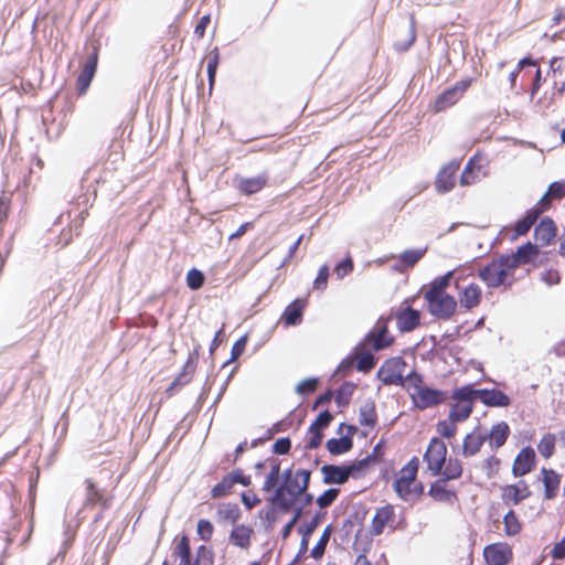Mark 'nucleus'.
Instances as JSON below:
<instances>
[{
  "label": "nucleus",
  "mask_w": 565,
  "mask_h": 565,
  "mask_svg": "<svg viewBox=\"0 0 565 565\" xmlns=\"http://www.w3.org/2000/svg\"><path fill=\"white\" fill-rule=\"evenodd\" d=\"M291 441L289 438H280L275 441L273 449L275 454L285 455L290 450Z\"/></svg>",
  "instance_id": "e2e57ef3"
},
{
  "label": "nucleus",
  "mask_w": 565,
  "mask_h": 565,
  "mask_svg": "<svg viewBox=\"0 0 565 565\" xmlns=\"http://www.w3.org/2000/svg\"><path fill=\"white\" fill-rule=\"evenodd\" d=\"M364 343H360L355 348L354 359L356 360L355 367L364 373L370 372L375 366V359L371 352L364 351Z\"/></svg>",
  "instance_id": "c756f323"
},
{
  "label": "nucleus",
  "mask_w": 565,
  "mask_h": 565,
  "mask_svg": "<svg viewBox=\"0 0 565 565\" xmlns=\"http://www.w3.org/2000/svg\"><path fill=\"white\" fill-rule=\"evenodd\" d=\"M376 412L374 402L367 401L361 407L359 412V423L361 426L374 427L376 424Z\"/></svg>",
  "instance_id": "f704fd0d"
},
{
  "label": "nucleus",
  "mask_w": 565,
  "mask_h": 565,
  "mask_svg": "<svg viewBox=\"0 0 565 565\" xmlns=\"http://www.w3.org/2000/svg\"><path fill=\"white\" fill-rule=\"evenodd\" d=\"M552 556L555 559L565 558V536L561 542L556 543L552 550Z\"/></svg>",
  "instance_id": "774afa93"
},
{
  "label": "nucleus",
  "mask_w": 565,
  "mask_h": 565,
  "mask_svg": "<svg viewBox=\"0 0 565 565\" xmlns=\"http://www.w3.org/2000/svg\"><path fill=\"white\" fill-rule=\"evenodd\" d=\"M452 398L458 403H472L479 398V390H475L471 385H466L454 391Z\"/></svg>",
  "instance_id": "ea45409f"
},
{
  "label": "nucleus",
  "mask_w": 565,
  "mask_h": 565,
  "mask_svg": "<svg viewBox=\"0 0 565 565\" xmlns=\"http://www.w3.org/2000/svg\"><path fill=\"white\" fill-rule=\"evenodd\" d=\"M514 264L512 258L501 255L481 268L478 276L489 288H498L507 285L508 279L513 277Z\"/></svg>",
  "instance_id": "f257e3e1"
},
{
  "label": "nucleus",
  "mask_w": 565,
  "mask_h": 565,
  "mask_svg": "<svg viewBox=\"0 0 565 565\" xmlns=\"http://www.w3.org/2000/svg\"><path fill=\"white\" fill-rule=\"evenodd\" d=\"M250 534L252 530L248 526L244 524L236 525L231 532L230 541L238 547L246 548L250 543Z\"/></svg>",
  "instance_id": "2f4dec72"
},
{
  "label": "nucleus",
  "mask_w": 565,
  "mask_h": 565,
  "mask_svg": "<svg viewBox=\"0 0 565 565\" xmlns=\"http://www.w3.org/2000/svg\"><path fill=\"white\" fill-rule=\"evenodd\" d=\"M428 312L441 320L450 319L457 309V301L450 295H424Z\"/></svg>",
  "instance_id": "7ed1b4c3"
},
{
  "label": "nucleus",
  "mask_w": 565,
  "mask_h": 565,
  "mask_svg": "<svg viewBox=\"0 0 565 565\" xmlns=\"http://www.w3.org/2000/svg\"><path fill=\"white\" fill-rule=\"evenodd\" d=\"M213 524L209 520H200L198 522L196 531L203 541H210L213 534Z\"/></svg>",
  "instance_id": "6e6d98bb"
},
{
  "label": "nucleus",
  "mask_w": 565,
  "mask_h": 565,
  "mask_svg": "<svg viewBox=\"0 0 565 565\" xmlns=\"http://www.w3.org/2000/svg\"><path fill=\"white\" fill-rule=\"evenodd\" d=\"M479 399L487 406L507 407L511 404L510 397L499 390H479Z\"/></svg>",
  "instance_id": "6ab92c4d"
},
{
  "label": "nucleus",
  "mask_w": 565,
  "mask_h": 565,
  "mask_svg": "<svg viewBox=\"0 0 565 565\" xmlns=\"http://www.w3.org/2000/svg\"><path fill=\"white\" fill-rule=\"evenodd\" d=\"M311 471L301 469L298 470L294 478L288 482H284L282 486L287 487L289 490H294V495L299 498L302 493H305L309 487Z\"/></svg>",
  "instance_id": "b1692460"
},
{
  "label": "nucleus",
  "mask_w": 565,
  "mask_h": 565,
  "mask_svg": "<svg viewBox=\"0 0 565 565\" xmlns=\"http://www.w3.org/2000/svg\"><path fill=\"white\" fill-rule=\"evenodd\" d=\"M534 236L542 246L551 244L556 236V225L553 220L550 217L542 218L534 230Z\"/></svg>",
  "instance_id": "a211bd4d"
},
{
  "label": "nucleus",
  "mask_w": 565,
  "mask_h": 565,
  "mask_svg": "<svg viewBox=\"0 0 565 565\" xmlns=\"http://www.w3.org/2000/svg\"><path fill=\"white\" fill-rule=\"evenodd\" d=\"M279 472H280L279 463L273 465L270 472L267 475V477L265 479V482L263 486L264 491L269 492L276 487V484L278 483V480H279Z\"/></svg>",
  "instance_id": "8fccbe9b"
},
{
  "label": "nucleus",
  "mask_w": 565,
  "mask_h": 565,
  "mask_svg": "<svg viewBox=\"0 0 565 565\" xmlns=\"http://www.w3.org/2000/svg\"><path fill=\"white\" fill-rule=\"evenodd\" d=\"M309 434L310 438L308 440L307 447L311 449L318 448L321 445L323 438L322 431L316 428V430H309Z\"/></svg>",
  "instance_id": "69168bd1"
},
{
  "label": "nucleus",
  "mask_w": 565,
  "mask_h": 565,
  "mask_svg": "<svg viewBox=\"0 0 565 565\" xmlns=\"http://www.w3.org/2000/svg\"><path fill=\"white\" fill-rule=\"evenodd\" d=\"M221 520L235 522L239 516V509L236 504H225L217 511Z\"/></svg>",
  "instance_id": "de8ad7c7"
},
{
  "label": "nucleus",
  "mask_w": 565,
  "mask_h": 565,
  "mask_svg": "<svg viewBox=\"0 0 565 565\" xmlns=\"http://www.w3.org/2000/svg\"><path fill=\"white\" fill-rule=\"evenodd\" d=\"M483 556L488 565H507L512 551L505 543H494L484 547Z\"/></svg>",
  "instance_id": "9d476101"
},
{
  "label": "nucleus",
  "mask_w": 565,
  "mask_h": 565,
  "mask_svg": "<svg viewBox=\"0 0 565 565\" xmlns=\"http://www.w3.org/2000/svg\"><path fill=\"white\" fill-rule=\"evenodd\" d=\"M349 435L340 438H331L327 441L326 447L331 455L338 456L351 450L353 446L352 435L356 428L354 426H347Z\"/></svg>",
  "instance_id": "dca6fc26"
},
{
  "label": "nucleus",
  "mask_w": 565,
  "mask_h": 565,
  "mask_svg": "<svg viewBox=\"0 0 565 565\" xmlns=\"http://www.w3.org/2000/svg\"><path fill=\"white\" fill-rule=\"evenodd\" d=\"M234 487L232 479L227 477V475L220 481L217 484H215L212 490L211 494L213 498H222L226 495L232 488Z\"/></svg>",
  "instance_id": "49530a36"
},
{
  "label": "nucleus",
  "mask_w": 565,
  "mask_h": 565,
  "mask_svg": "<svg viewBox=\"0 0 565 565\" xmlns=\"http://www.w3.org/2000/svg\"><path fill=\"white\" fill-rule=\"evenodd\" d=\"M486 435L487 439L489 438L491 448L498 449L507 441L510 435V427L505 422H500L491 428L489 434Z\"/></svg>",
  "instance_id": "a878e982"
},
{
  "label": "nucleus",
  "mask_w": 565,
  "mask_h": 565,
  "mask_svg": "<svg viewBox=\"0 0 565 565\" xmlns=\"http://www.w3.org/2000/svg\"><path fill=\"white\" fill-rule=\"evenodd\" d=\"M305 303L300 299L294 300L284 311L281 319L287 326H297L302 321Z\"/></svg>",
  "instance_id": "c85d7f7f"
},
{
  "label": "nucleus",
  "mask_w": 565,
  "mask_h": 565,
  "mask_svg": "<svg viewBox=\"0 0 565 565\" xmlns=\"http://www.w3.org/2000/svg\"><path fill=\"white\" fill-rule=\"evenodd\" d=\"M406 362L401 356L386 360L377 371V377L385 385H404Z\"/></svg>",
  "instance_id": "39448f33"
},
{
  "label": "nucleus",
  "mask_w": 565,
  "mask_h": 565,
  "mask_svg": "<svg viewBox=\"0 0 565 565\" xmlns=\"http://www.w3.org/2000/svg\"><path fill=\"white\" fill-rule=\"evenodd\" d=\"M267 182V175L260 174L253 178L242 179L238 183V189L245 194H254L260 191Z\"/></svg>",
  "instance_id": "7c9ffc66"
},
{
  "label": "nucleus",
  "mask_w": 565,
  "mask_h": 565,
  "mask_svg": "<svg viewBox=\"0 0 565 565\" xmlns=\"http://www.w3.org/2000/svg\"><path fill=\"white\" fill-rule=\"evenodd\" d=\"M503 523L505 534L509 536L515 535L521 531V524L512 510L504 515Z\"/></svg>",
  "instance_id": "37998d69"
},
{
  "label": "nucleus",
  "mask_w": 565,
  "mask_h": 565,
  "mask_svg": "<svg viewBox=\"0 0 565 565\" xmlns=\"http://www.w3.org/2000/svg\"><path fill=\"white\" fill-rule=\"evenodd\" d=\"M536 254V246L531 243H526L519 246L514 254L504 256L514 260L515 264L513 265V268L516 269L520 265L530 263Z\"/></svg>",
  "instance_id": "cd10ccee"
},
{
  "label": "nucleus",
  "mask_w": 565,
  "mask_h": 565,
  "mask_svg": "<svg viewBox=\"0 0 565 565\" xmlns=\"http://www.w3.org/2000/svg\"><path fill=\"white\" fill-rule=\"evenodd\" d=\"M98 62L97 49L88 55L81 74L77 77V89L79 94H84L95 75Z\"/></svg>",
  "instance_id": "ddd939ff"
},
{
  "label": "nucleus",
  "mask_w": 565,
  "mask_h": 565,
  "mask_svg": "<svg viewBox=\"0 0 565 565\" xmlns=\"http://www.w3.org/2000/svg\"><path fill=\"white\" fill-rule=\"evenodd\" d=\"M204 275L196 268H192L186 274V285L192 290L200 289L204 284Z\"/></svg>",
  "instance_id": "a18cd8bd"
},
{
  "label": "nucleus",
  "mask_w": 565,
  "mask_h": 565,
  "mask_svg": "<svg viewBox=\"0 0 565 565\" xmlns=\"http://www.w3.org/2000/svg\"><path fill=\"white\" fill-rule=\"evenodd\" d=\"M542 473L544 476V489H545V498L552 499L556 495L559 486V476L552 469H542Z\"/></svg>",
  "instance_id": "473e14b6"
},
{
  "label": "nucleus",
  "mask_w": 565,
  "mask_h": 565,
  "mask_svg": "<svg viewBox=\"0 0 565 565\" xmlns=\"http://www.w3.org/2000/svg\"><path fill=\"white\" fill-rule=\"evenodd\" d=\"M364 344H372L375 351H381L393 343V338L388 335L386 322L380 320L373 330H371L362 341Z\"/></svg>",
  "instance_id": "1a4fd4ad"
},
{
  "label": "nucleus",
  "mask_w": 565,
  "mask_h": 565,
  "mask_svg": "<svg viewBox=\"0 0 565 565\" xmlns=\"http://www.w3.org/2000/svg\"><path fill=\"white\" fill-rule=\"evenodd\" d=\"M459 169V162L452 161L448 166L444 167L436 179V189L439 193L450 191L455 185V174Z\"/></svg>",
  "instance_id": "2eb2a0df"
},
{
  "label": "nucleus",
  "mask_w": 565,
  "mask_h": 565,
  "mask_svg": "<svg viewBox=\"0 0 565 565\" xmlns=\"http://www.w3.org/2000/svg\"><path fill=\"white\" fill-rule=\"evenodd\" d=\"M332 418L333 416L329 411L321 412L316 420L310 425L309 430H316V428L321 430L322 428L328 427Z\"/></svg>",
  "instance_id": "864d4df0"
},
{
  "label": "nucleus",
  "mask_w": 565,
  "mask_h": 565,
  "mask_svg": "<svg viewBox=\"0 0 565 565\" xmlns=\"http://www.w3.org/2000/svg\"><path fill=\"white\" fill-rule=\"evenodd\" d=\"M423 379L419 374L416 372H412L404 376V385L403 386H413L415 391L417 392L419 388H422Z\"/></svg>",
  "instance_id": "680f3d73"
},
{
  "label": "nucleus",
  "mask_w": 565,
  "mask_h": 565,
  "mask_svg": "<svg viewBox=\"0 0 565 565\" xmlns=\"http://www.w3.org/2000/svg\"><path fill=\"white\" fill-rule=\"evenodd\" d=\"M446 396V393L440 390L422 387L413 394V399L418 408L424 409L443 403Z\"/></svg>",
  "instance_id": "9b49d317"
},
{
  "label": "nucleus",
  "mask_w": 565,
  "mask_h": 565,
  "mask_svg": "<svg viewBox=\"0 0 565 565\" xmlns=\"http://www.w3.org/2000/svg\"><path fill=\"white\" fill-rule=\"evenodd\" d=\"M394 508L392 505H385L376 510L375 515L372 520L371 532L374 535H380L383 533L385 526L390 524V522L394 518Z\"/></svg>",
  "instance_id": "5701e85b"
},
{
  "label": "nucleus",
  "mask_w": 565,
  "mask_h": 565,
  "mask_svg": "<svg viewBox=\"0 0 565 565\" xmlns=\"http://www.w3.org/2000/svg\"><path fill=\"white\" fill-rule=\"evenodd\" d=\"M541 214L542 210H529L524 217L519 220L515 224L514 231L516 235L526 234Z\"/></svg>",
  "instance_id": "c9c22d12"
},
{
  "label": "nucleus",
  "mask_w": 565,
  "mask_h": 565,
  "mask_svg": "<svg viewBox=\"0 0 565 565\" xmlns=\"http://www.w3.org/2000/svg\"><path fill=\"white\" fill-rule=\"evenodd\" d=\"M486 440L487 435H483L478 430H473L472 433L468 434L463 439L462 455L465 457L475 456L477 452H479Z\"/></svg>",
  "instance_id": "393cba45"
},
{
  "label": "nucleus",
  "mask_w": 565,
  "mask_h": 565,
  "mask_svg": "<svg viewBox=\"0 0 565 565\" xmlns=\"http://www.w3.org/2000/svg\"><path fill=\"white\" fill-rule=\"evenodd\" d=\"M371 456H367L361 460L354 461L350 465L335 466L324 465L321 467V473L323 476V483L326 484H343L350 477L356 478L361 471H363L370 463Z\"/></svg>",
  "instance_id": "f03ea898"
},
{
  "label": "nucleus",
  "mask_w": 565,
  "mask_h": 565,
  "mask_svg": "<svg viewBox=\"0 0 565 565\" xmlns=\"http://www.w3.org/2000/svg\"><path fill=\"white\" fill-rule=\"evenodd\" d=\"M339 492V489L335 488L326 490L321 495L317 498V504L321 509L330 507L337 500Z\"/></svg>",
  "instance_id": "09e8293b"
},
{
  "label": "nucleus",
  "mask_w": 565,
  "mask_h": 565,
  "mask_svg": "<svg viewBox=\"0 0 565 565\" xmlns=\"http://www.w3.org/2000/svg\"><path fill=\"white\" fill-rule=\"evenodd\" d=\"M555 448V435L547 433L545 434L537 445L539 452L544 458H550Z\"/></svg>",
  "instance_id": "79ce46f5"
},
{
  "label": "nucleus",
  "mask_w": 565,
  "mask_h": 565,
  "mask_svg": "<svg viewBox=\"0 0 565 565\" xmlns=\"http://www.w3.org/2000/svg\"><path fill=\"white\" fill-rule=\"evenodd\" d=\"M454 274L455 271L450 270L445 275L434 279L424 295H447L446 289L449 287Z\"/></svg>",
  "instance_id": "72a5a7b5"
},
{
  "label": "nucleus",
  "mask_w": 565,
  "mask_h": 565,
  "mask_svg": "<svg viewBox=\"0 0 565 565\" xmlns=\"http://www.w3.org/2000/svg\"><path fill=\"white\" fill-rule=\"evenodd\" d=\"M415 39H416L415 20H414V17L411 15L409 24H408V26L406 29V36H405V39L396 40L394 42V47L397 51H407L413 45V43L415 42Z\"/></svg>",
  "instance_id": "4c0bfd02"
},
{
  "label": "nucleus",
  "mask_w": 565,
  "mask_h": 565,
  "mask_svg": "<svg viewBox=\"0 0 565 565\" xmlns=\"http://www.w3.org/2000/svg\"><path fill=\"white\" fill-rule=\"evenodd\" d=\"M329 278V266L323 265L313 281V288L323 291L327 288Z\"/></svg>",
  "instance_id": "4d7b16f0"
},
{
  "label": "nucleus",
  "mask_w": 565,
  "mask_h": 565,
  "mask_svg": "<svg viewBox=\"0 0 565 565\" xmlns=\"http://www.w3.org/2000/svg\"><path fill=\"white\" fill-rule=\"evenodd\" d=\"M174 554L180 558H191V548L186 536L181 537L180 542L175 546Z\"/></svg>",
  "instance_id": "bf43d9fd"
},
{
  "label": "nucleus",
  "mask_w": 565,
  "mask_h": 565,
  "mask_svg": "<svg viewBox=\"0 0 565 565\" xmlns=\"http://www.w3.org/2000/svg\"><path fill=\"white\" fill-rule=\"evenodd\" d=\"M472 413V403H457L449 412V420L451 422H463Z\"/></svg>",
  "instance_id": "58836bf2"
},
{
  "label": "nucleus",
  "mask_w": 565,
  "mask_h": 565,
  "mask_svg": "<svg viewBox=\"0 0 565 565\" xmlns=\"http://www.w3.org/2000/svg\"><path fill=\"white\" fill-rule=\"evenodd\" d=\"M426 253V248L407 249L399 255V260L406 266H414Z\"/></svg>",
  "instance_id": "c03bdc74"
},
{
  "label": "nucleus",
  "mask_w": 565,
  "mask_h": 565,
  "mask_svg": "<svg viewBox=\"0 0 565 565\" xmlns=\"http://www.w3.org/2000/svg\"><path fill=\"white\" fill-rule=\"evenodd\" d=\"M481 296V288L477 284H470L459 292V301L465 309L471 310L479 306Z\"/></svg>",
  "instance_id": "4be33fe9"
},
{
  "label": "nucleus",
  "mask_w": 565,
  "mask_h": 565,
  "mask_svg": "<svg viewBox=\"0 0 565 565\" xmlns=\"http://www.w3.org/2000/svg\"><path fill=\"white\" fill-rule=\"evenodd\" d=\"M456 430H457V426H456V422H439L437 424V431L443 436V437H446V438H451L455 436L456 434Z\"/></svg>",
  "instance_id": "13d9d810"
},
{
  "label": "nucleus",
  "mask_w": 565,
  "mask_h": 565,
  "mask_svg": "<svg viewBox=\"0 0 565 565\" xmlns=\"http://www.w3.org/2000/svg\"><path fill=\"white\" fill-rule=\"evenodd\" d=\"M446 455L447 447L445 443L438 438H433L424 455V460L434 476L441 473L443 467L446 462Z\"/></svg>",
  "instance_id": "423d86ee"
},
{
  "label": "nucleus",
  "mask_w": 565,
  "mask_h": 565,
  "mask_svg": "<svg viewBox=\"0 0 565 565\" xmlns=\"http://www.w3.org/2000/svg\"><path fill=\"white\" fill-rule=\"evenodd\" d=\"M479 162L480 158L478 156L468 161L460 177L461 185H470L480 180L481 166L478 164Z\"/></svg>",
  "instance_id": "bb28decb"
},
{
  "label": "nucleus",
  "mask_w": 565,
  "mask_h": 565,
  "mask_svg": "<svg viewBox=\"0 0 565 565\" xmlns=\"http://www.w3.org/2000/svg\"><path fill=\"white\" fill-rule=\"evenodd\" d=\"M535 462V451L531 447L523 448L514 459L512 472L515 477H522L532 471Z\"/></svg>",
  "instance_id": "4468645a"
},
{
  "label": "nucleus",
  "mask_w": 565,
  "mask_h": 565,
  "mask_svg": "<svg viewBox=\"0 0 565 565\" xmlns=\"http://www.w3.org/2000/svg\"><path fill=\"white\" fill-rule=\"evenodd\" d=\"M354 388L355 385L352 383H344L343 385H341L335 396L337 404L347 405L350 401L351 395L353 394Z\"/></svg>",
  "instance_id": "3c124183"
},
{
  "label": "nucleus",
  "mask_w": 565,
  "mask_h": 565,
  "mask_svg": "<svg viewBox=\"0 0 565 565\" xmlns=\"http://www.w3.org/2000/svg\"><path fill=\"white\" fill-rule=\"evenodd\" d=\"M446 479H438L435 481L428 491V494L436 501L452 504L457 500V494L454 490L446 487Z\"/></svg>",
  "instance_id": "412c9836"
},
{
  "label": "nucleus",
  "mask_w": 565,
  "mask_h": 565,
  "mask_svg": "<svg viewBox=\"0 0 565 565\" xmlns=\"http://www.w3.org/2000/svg\"><path fill=\"white\" fill-rule=\"evenodd\" d=\"M565 185L561 182H553L548 185L546 193L552 199H559L564 195Z\"/></svg>",
  "instance_id": "0e129e2a"
},
{
  "label": "nucleus",
  "mask_w": 565,
  "mask_h": 565,
  "mask_svg": "<svg viewBox=\"0 0 565 565\" xmlns=\"http://www.w3.org/2000/svg\"><path fill=\"white\" fill-rule=\"evenodd\" d=\"M316 387H317L316 379H306L297 385L296 392L298 394H309V393H312L316 390Z\"/></svg>",
  "instance_id": "052dcab7"
},
{
  "label": "nucleus",
  "mask_w": 565,
  "mask_h": 565,
  "mask_svg": "<svg viewBox=\"0 0 565 565\" xmlns=\"http://www.w3.org/2000/svg\"><path fill=\"white\" fill-rule=\"evenodd\" d=\"M418 459L414 457L411 459L398 472L397 478L394 481V490L398 497L405 501H409V493L412 484L416 479L418 471Z\"/></svg>",
  "instance_id": "20e7f679"
},
{
  "label": "nucleus",
  "mask_w": 565,
  "mask_h": 565,
  "mask_svg": "<svg viewBox=\"0 0 565 565\" xmlns=\"http://www.w3.org/2000/svg\"><path fill=\"white\" fill-rule=\"evenodd\" d=\"M419 311L406 307L396 315V324L399 331L409 332L419 324Z\"/></svg>",
  "instance_id": "f3484780"
},
{
  "label": "nucleus",
  "mask_w": 565,
  "mask_h": 565,
  "mask_svg": "<svg viewBox=\"0 0 565 565\" xmlns=\"http://www.w3.org/2000/svg\"><path fill=\"white\" fill-rule=\"evenodd\" d=\"M331 532H332L331 525H328L323 530V532H322L318 543L311 550V556L313 558L319 559V558H321L323 556L326 547H327V544H328V542L330 540V536H331Z\"/></svg>",
  "instance_id": "a19ab883"
},
{
  "label": "nucleus",
  "mask_w": 565,
  "mask_h": 565,
  "mask_svg": "<svg viewBox=\"0 0 565 565\" xmlns=\"http://www.w3.org/2000/svg\"><path fill=\"white\" fill-rule=\"evenodd\" d=\"M291 491L292 490L287 489V487L282 484L275 490L273 497L269 499L270 508L266 513L267 519H270L274 509H279L282 512H288L292 509L298 498L294 495Z\"/></svg>",
  "instance_id": "0eeeda50"
},
{
  "label": "nucleus",
  "mask_w": 565,
  "mask_h": 565,
  "mask_svg": "<svg viewBox=\"0 0 565 565\" xmlns=\"http://www.w3.org/2000/svg\"><path fill=\"white\" fill-rule=\"evenodd\" d=\"M353 270V260L350 256L341 260L334 268V274L338 279L344 278Z\"/></svg>",
  "instance_id": "5fc2aeb1"
},
{
  "label": "nucleus",
  "mask_w": 565,
  "mask_h": 565,
  "mask_svg": "<svg viewBox=\"0 0 565 565\" xmlns=\"http://www.w3.org/2000/svg\"><path fill=\"white\" fill-rule=\"evenodd\" d=\"M470 82L462 81L440 94L434 104L435 111H443L456 104L468 88Z\"/></svg>",
  "instance_id": "6e6552de"
},
{
  "label": "nucleus",
  "mask_w": 565,
  "mask_h": 565,
  "mask_svg": "<svg viewBox=\"0 0 565 565\" xmlns=\"http://www.w3.org/2000/svg\"><path fill=\"white\" fill-rule=\"evenodd\" d=\"M245 345H246V338L245 337H243L239 340H237L233 344V347H232L231 360H236L239 355H242V353L245 350Z\"/></svg>",
  "instance_id": "338daca9"
},
{
  "label": "nucleus",
  "mask_w": 565,
  "mask_h": 565,
  "mask_svg": "<svg viewBox=\"0 0 565 565\" xmlns=\"http://www.w3.org/2000/svg\"><path fill=\"white\" fill-rule=\"evenodd\" d=\"M85 484L86 495L83 508L100 505L102 509L106 510L110 507V498L106 494L105 490L98 488L90 479H87Z\"/></svg>",
  "instance_id": "f8f14e48"
},
{
  "label": "nucleus",
  "mask_w": 565,
  "mask_h": 565,
  "mask_svg": "<svg viewBox=\"0 0 565 565\" xmlns=\"http://www.w3.org/2000/svg\"><path fill=\"white\" fill-rule=\"evenodd\" d=\"M445 469L441 470V479L456 480L460 478L462 475V465L461 461L457 458H449L447 462H445Z\"/></svg>",
  "instance_id": "e433bc0d"
},
{
  "label": "nucleus",
  "mask_w": 565,
  "mask_h": 565,
  "mask_svg": "<svg viewBox=\"0 0 565 565\" xmlns=\"http://www.w3.org/2000/svg\"><path fill=\"white\" fill-rule=\"evenodd\" d=\"M218 60H220L218 51H217V47H215L207 61V77H209V82H210L211 86L213 85L214 79H215Z\"/></svg>",
  "instance_id": "603ef678"
},
{
  "label": "nucleus",
  "mask_w": 565,
  "mask_h": 565,
  "mask_svg": "<svg viewBox=\"0 0 565 565\" xmlns=\"http://www.w3.org/2000/svg\"><path fill=\"white\" fill-rule=\"evenodd\" d=\"M531 494L527 484L520 481L518 484H510L503 488L502 499L504 502L520 503Z\"/></svg>",
  "instance_id": "aec40b11"
}]
</instances>
